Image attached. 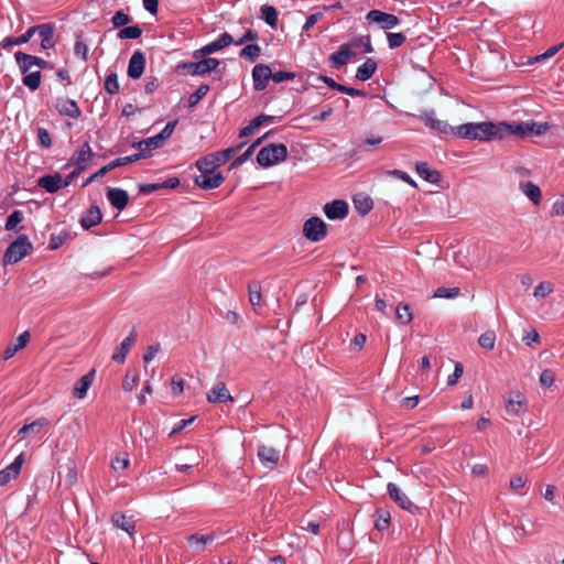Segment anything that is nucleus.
I'll list each match as a JSON object with an SVG mask.
<instances>
[{
	"label": "nucleus",
	"mask_w": 564,
	"mask_h": 564,
	"mask_svg": "<svg viewBox=\"0 0 564 564\" xmlns=\"http://www.w3.org/2000/svg\"><path fill=\"white\" fill-rule=\"evenodd\" d=\"M499 127L494 122L464 123L455 127V135L464 139L489 141L497 139Z\"/></svg>",
	"instance_id": "f257e3e1"
},
{
	"label": "nucleus",
	"mask_w": 564,
	"mask_h": 564,
	"mask_svg": "<svg viewBox=\"0 0 564 564\" xmlns=\"http://www.w3.org/2000/svg\"><path fill=\"white\" fill-rule=\"evenodd\" d=\"M243 145H245V143H240V144H238L236 147H231V148L225 149L223 151H219V152H216V153H212V154H208V155H206L204 158H200L196 162V166H197V169L199 171L213 172L217 167L224 165Z\"/></svg>",
	"instance_id": "f03ea898"
},
{
	"label": "nucleus",
	"mask_w": 564,
	"mask_h": 564,
	"mask_svg": "<svg viewBox=\"0 0 564 564\" xmlns=\"http://www.w3.org/2000/svg\"><path fill=\"white\" fill-rule=\"evenodd\" d=\"M33 250V245L26 235H20L13 242L9 245L3 257L4 265L13 264L22 260Z\"/></svg>",
	"instance_id": "7ed1b4c3"
},
{
	"label": "nucleus",
	"mask_w": 564,
	"mask_h": 564,
	"mask_svg": "<svg viewBox=\"0 0 564 564\" xmlns=\"http://www.w3.org/2000/svg\"><path fill=\"white\" fill-rule=\"evenodd\" d=\"M288 158V148L283 143H271L262 148L257 155V162L269 167L284 161Z\"/></svg>",
	"instance_id": "20e7f679"
},
{
	"label": "nucleus",
	"mask_w": 564,
	"mask_h": 564,
	"mask_svg": "<svg viewBox=\"0 0 564 564\" xmlns=\"http://www.w3.org/2000/svg\"><path fill=\"white\" fill-rule=\"evenodd\" d=\"M303 234L310 241H321L326 237L327 225L319 217H311L304 223Z\"/></svg>",
	"instance_id": "39448f33"
},
{
	"label": "nucleus",
	"mask_w": 564,
	"mask_h": 564,
	"mask_svg": "<svg viewBox=\"0 0 564 564\" xmlns=\"http://www.w3.org/2000/svg\"><path fill=\"white\" fill-rule=\"evenodd\" d=\"M366 20L369 24H377L382 30L393 29L400 23L397 15L376 9L367 13Z\"/></svg>",
	"instance_id": "423d86ee"
},
{
	"label": "nucleus",
	"mask_w": 564,
	"mask_h": 564,
	"mask_svg": "<svg viewBox=\"0 0 564 564\" xmlns=\"http://www.w3.org/2000/svg\"><path fill=\"white\" fill-rule=\"evenodd\" d=\"M527 399L521 392H510L506 398V412L511 416H520L525 412Z\"/></svg>",
	"instance_id": "0eeeda50"
},
{
	"label": "nucleus",
	"mask_w": 564,
	"mask_h": 564,
	"mask_svg": "<svg viewBox=\"0 0 564 564\" xmlns=\"http://www.w3.org/2000/svg\"><path fill=\"white\" fill-rule=\"evenodd\" d=\"M390 498L402 509L414 513L417 507L410 500V498L393 482L387 486Z\"/></svg>",
	"instance_id": "6e6552de"
},
{
	"label": "nucleus",
	"mask_w": 564,
	"mask_h": 564,
	"mask_svg": "<svg viewBox=\"0 0 564 564\" xmlns=\"http://www.w3.org/2000/svg\"><path fill=\"white\" fill-rule=\"evenodd\" d=\"M54 25L51 23H43L31 26L32 36L37 33L41 36V47L48 50L55 46L56 41L54 39Z\"/></svg>",
	"instance_id": "1a4fd4ad"
},
{
	"label": "nucleus",
	"mask_w": 564,
	"mask_h": 564,
	"mask_svg": "<svg viewBox=\"0 0 564 564\" xmlns=\"http://www.w3.org/2000/svg\"><path fill=\"white\" fill-rule=\"evenodd\" d=\"M219 61L213 57L204 58L199 62L183 64V68L192 75H204L217 68Z\"/></svg>",
	"instance_id": "9d476101"
},
{
	"label": "nucleus",
	"mask_w": 564,
	"mask_h": 564,
	"mask_svg": "<svg viewBox=\"0 0 564 564\" xmlns=\"http://www.w3.org/2000/svg\"><path fill=\"white\" fill-rule=\"evenodd\" d=\"M272 77L271 68L265 64H257L252 69L253 88L257 91L265 89Z\"/></svg>",
	"instance_id": "9b49d317"
},
{
	"label": "nucleus",
	"mask_w": 564,
	"mask_h": 564,
	"mask_svg": "<svg viewBox=\"0 0 564 564\" xmlns=\"http://www.w3.org/2000/svg\"><path fill=\"white\" fill-rule=\"evenodd\" d=\"M199 172L200 174L195 177V184L204 189L217 188L223 184L225 180V177L219 172Z\"/></svg>",
	"instance_id": "f8f14e48"
},
{
	"label": "nucleus",
	"mask_w": 564,
	"mask_h": 564,
	"mask_svg": "<svg viewBox=\"0 0 564 564\" xmlns=\"http://www.w3.org/2000/svg\"><path fill=\"white\" fill-rule=\"evenodd\" d=\"M24 463V455L20 454L15 457L14 462L0 470V486H6L11 480L15 479Z\"/></svg>",
	"instance_id": "ddd939ff"
},
{
	"label": "nucleus",
	"mask_w": 564,
	"mask_h": 564,
	"mask_svg": "<svg viewBox=\"0 0 564 564\" xmlns=\"http://www.w3.org/2000/svg\"><path fill=\"white\" fill-rule=\"evenodd\" d=\"M348 204L345 200L336 199L324 206V213L329 219H344L348 215Z\"/></svg>",
	"instance_id": "4468645a"
},
{
	"label": "nucleus",
	"mask_w": 564,
	"mask_h": 564,
	"mask_svg": "<svg viewBox=\"0 0 564 564\" xmlns=\"http://www.w3.org/2000/svg\"><path fill=\"white\" fill-rule=\"evenodd\" d=\"M145 67V57L141 51H137L132 54L128 65V76L132 79H138L142 76Z\"/></svg>",
	"instance_id": "2eb2a0df"
},
{
	"label": "nucleus",
	"mask_w": 564,
	"mask_h": 564,
	"mask_svg": "<svg viewBox=\"0 0 564 564\" xmlns=\"http://www.w3.org/2000/svg\"><path fill=\"white\" fill-rule=\"evenodd\" d=\"M137 340V332L132 329L130 335L122 340V343L116 348L112 360L118 364H123L128 352Z\"/></svg>",
	"instance_id": "dca6fc26"
},
{
	"label": "nucleus",
	"mask_w": 564,
	"mask_h": 564,
	"mask_svg": "<svg viewBox=\"0 0 564 564\" xmlns=\"http://www.w3.org/2000/svg\"><path fill=\"white\" fill-rule=\"evenodd\" d=\"M55 108L59 115L70 118H78L82 113L77 102L68 98H57Z\"/></svg>",
	"instance_id": "f3484780"
},
{
	"label": "nucleus",
	"mask_w": 564,
	"mask_h": 564,
	"mask_svg": "<svg viewBox=\"0 0 564 564\" xmlns=\"http://www.w3.org/2000/svg\"><path fill=\"white\" fill-rule=\"evenodd\" d=\"M107 198L118 210H123L129 203V195L124 189L111 187L107 191Z\"/></svg>",
	"instance_id": "a211bd4d"
},
{
	"label": "nucleus",
	"mask_w": 564,
	"mask_h": 564,
	"mask_svg": "<svg viewBox=\"0 0 564 564\" xmlns=\"http://www.w3.org/2000/svg\"><path fill=\"white\" fill-rule=\"evenodd\" d=\"M37 185L44 188L47 193H55L64 187L63 177L59 173L47 174L37 180Z\"/></svg>",
	"instance_id": "6ab92c4d"
},
{
	"label": "nucleus",
	"mask_w": 564,
	"mask_h": 564,
	"mask_svg": "<svg viewBox=\"0 0 564 564\" xmlns=\"http://www.w3.org/2000/svg\"><path fill=\"white\" fill-rule=\"evenodd\" d=\"M207 400L210 403H224V402H232L234 398L229 393L226 384L224 382H218L208 393Z\"/></svg>",
	"instance_id": "aec40b11"
},
{
	"label": "nucleus",
	"mask_w": 564,
	"mask_h": 564,
	"mask_svg": "<svg viewBox=\"0 0 564 564\" xmlns=\"http://www.w3.org/2000/svg\"><path fill=\"white\" fill-rule=\"evenodd\" d=\"M425 124L431 129L438 131L440 133H452L455 135V127H452L446 121L436 119L434 116V111L426 112L424 116Z\"/></svg>",
	"instance_id": "412c9836"
},
{
	"label": "nucleus",
	"mask_w": 564,
	"mask_h": 564,
	"mask_svg": "<svg viewBox=\"0 0 564 564\" xmlns=\"http://www.w3.org/2000/svg\"><path fill=\"white\" fill-rule=\"evenodd\" d=\"M232 42V36L229 33H223L216 41L205 45L196 53H200L202 55H209L224 47L229 46Z\"/></svg>",
	"instance_id": "4be33fe9"
},
{
	"label": "nucleus",
	"mask_w": 564,
	"mask_h": 564,
	"mask_svg": "<svg viewBox=\"0 0 564 564\" xmlns=\"http://www.w3.org/2000/svg\"><path fill=\"white\" fill-rule=\"evenodd\" d=\"M102 220V214L97 205L90 206V208L80 218V225L84 229L88 230L91 227L100 224Z\"/></svg>",
	"instance_id": "5701e85b"
},
{
	"label": "nucleus",
	"mask_w": 564,
	"mask_h": 564,
	"mask_svg": "<svg viewBox=\"0 0 564 564\" xmlns=\"http://www.w3.org/2000/svg\"><path fill=\"white\" fill-rule=\"evenodd\" d=\"M215 540V533L208 534H191L187 536L188 545L196 552H202L206 546Z\"/></svg>",
	"instance_id": "b1692460"
},
{
	"label": "nucleus",
	"mask_w": 564,
	"mask_h": 564,
	"mask_svg": "<svg viewBox=\"0 0 564 564\" xmlns=\"http://www.w3.org/2000/svg\"><path fill=\"white\" fill-rule=\"evenodd\" d=\"M258 457L263 465L272 468L279 462L280 453L272 446L262 445L258 449Z\"/></svg>",
	"instance_id": "393cba45"
},
{
	"label": "nucleus",
	"mask_w": 564,
	"mask_h": 564,
	"mask_svg": "<svg viewBox=\"0 0 564 564\" xmlns=\"http://www.w3.org/2000/svg\"><path fill=\"white\" fill-rule=\"evenodd\" d=\"M93 156V151L88 142H85L78 150H76L72 156V163L76 164V167L86 169V163Z\"/></svg>",
	"instance_id": "a878e982"
},
{
	"label": "nucleus",
	"mask_w": 564,
	"mask_h": 564,
	"mask_svg": "<svg viewBox=\"0 0 564 564\" xmlns=\"http://www.w3.org/2000/svg\"><path fill=\"white\" fill-rule=\"evenodd\" d=\"M95 377V370H90L88 373L84 375L75 384L73 394L78 399H84L87 394L88 389L93 384Z\"/></svg>",
	"instance_id": "bb28decb"
},
{
	"label": "nucleus",
	"mask_w": 564,
	"mask_h": 564,
	"mask_svg": "<svg viewBox=\"0 0 564 564\" xmlns=\"http://www.w3.org/2000/svg\"><path fill=\"white\" fill-rule=\"evenodd\" d=\"M497 127H499V130L497 131L499 133V134H497V139H502L506 134H516V135H520V137H525L524 122H519V123L500 122V123H497Z\"/></svg>",
	"instance_id": "cd10ccee"
},
{
	"label": "nucleus",
	"mask_w": 564,
	"mask_h": 564,
	"mask_svg": "<svg viewBox=\"0 0 564 564\" xmlns=\"http://www.w3.org/2000/svg\"><path fill=\"white\" fill-rule=\"evenodd\" d=\"M30 340V333L23 332L17 339V344H9L3 351V359L8 360L12 358L15 352L26 346Z\"/></svg>",
	"instance_id": "c85d7f7f"
},
{
	"label": "nucleus",
	"mask_w": 564,
	"mask_h": 564,
	"mask_svg": "<svg viewBox=\"0 0 564 564\" xmlns=\"http://www.w3.org/2000/svg\"><path fill=\"white\" fill-rule=\"evenodd\" d=\"M377 70V63L372 58H368L360 65L356 72V78L359 80H368L373 76Z\"/></svg>",
	"instance_id": "c756f323"
},
{
	"label": "nucleus",
	"mask_w": 564,
	"mask_h": 564,
	"mask_svg": "<svg viewBox=\"0 0 564 564\" xmlns=\"http://www.w3.org/2000/svg\"><path fill=\"white\" fill-rule=\"evenodd\" d=\"M111 520L117 528H120L121 530L126 531L131 536L133 535L135 528L134 522L129 520L124 514L115 513Z\"/></svg>",
	"instance_id": "7c9ffc66"
},
{
	"label": "nucleus",
	"mask_w": 564,
	"mask_h": 564,
	"mask_svg": "<svg viewBox=\"0 0 564 564\" xmlns=\"http://www.w3.org/2000/svg\"><path fill=\"white\" fill-rule=\"evenodd\" d=\"M352 53L348 50L347 45H341L339 50L330 55V61L334 63L336 67H340L346 65Z\"/></svg>",
	"instance_id": "2f4dec72"
},
{
	"label": "nucleus",
	"mask_w": 564,
	"mask_h": 564,
	"mask_svg": "<svg viewBox=\"0 0 564 564\" xmlns=\"http://www.w3.org/2000/svg\"><path fill=\"white\" fill-rule=\"evenodd\" d=\"M416 172L430 183H437L441 178V174L435 170H430L429 165L424 162L416 164Z\"/></svg>",
	"instance_id": "473e14b6"
},
{
	"label": "nucleus",
	"mask_w": 564,
	"mask_h": 564,
	"mask_svg": "<svg viewBox=\"0 0 564 564\" xmlns=\"http://www.w3.org/2000/svg\"><path fill=\"white\" fill-rule=\"evenodd\" d=\"M160 143L155 139V137H151L139 142L133 143V148L140 150L139 153H147V158L151 155V151L160 148Z\"/></svg>",
	"instance_id": "72a5a7b5"
},
{
	"label": "nucleus",
	"mask_w": 564,
	"mask_h": 564,
	"mask_svg": "<svg viewBox=\"0 0 564 564\" xmlns=\"http://www.w3.org/2000/svg\"><path fill=\"white\" fill-rule=\"evenodd\" d=\"M50 425V421L45 417H40L33 422H31L30 424H25L23 425L18 434L19 435H25L30 432H40L41 429L43 427H47Z\"/></svg>",
	"instance_id": "f704fd0d"
},
{
	"label": "nucleus",
	"mask_w": 564,
	"mask_h": 564,
	"mask_svg": "<svg viewBox=\"0 0 564 564\" xmlns=\"http://www.w3.org/2000/svg\"><path fill=\"white\" fill-rule=\"evenodd\" d=\"M521 189L532 200L533 204H540L542 196L539 186L534 185L531 182H527L524 184H521Z\"/></svg>",
	"instance_id": "c9c22d12"
},
{
	"label": "nucleus",
	"mask_w": 564,
	"mask_h": 564,
	"mask_svg": "<svg viewBox=\"0 0 564 564\" xmlns=\"http://www.w3.org/2000/svg\"><path fill=\"white\" fill-rule=\"evenodd\" d=\"M261 18L269 24L271 28H275L278 24V11L272 6H262L261 9Z\"/></svg>",
	"instance_id": "e433bc0d"
},
{
	"label": "nucleus",
	"mask_w": 564,
	"mask_h": 564,
	"mask_svg": "<svg viewBox=\"0 0 564 564\" xmlns=\"http://www.w3.org/2000/svg\"><path fill=\"white\" fill-rule=\"evenodd\" d=\"M249 302L252 306H258L261 303V285L257 281L248 284Z\"/></svg>",
	"instance_id": "4c0bfd02"
},
{
	"label": "nucleus",
	"mask_w": 564,
	"mask_h": 564,
	"mask_svg": "<svg viewBox=\"0 0 564 564\" xmlns=\"http://www.w3.org/2000/svg\"><path fill=\"white\" fill-rule=\"evenodd\" d=\"M354 204L356 210L362 216L368 214L373 207L372 199L367 196L356 197Z\"/></svg>",
	"instance_id": "58836bf2"
},
{
	"label": "nucleus",
	"mask_w": 564,
	"mask_h": 564,
	"mask_svg": "<svg viewBox=\"0 0 564 564\" xmlns=\"http://www.w3.org/2000/svg\"><path fill=\"white\" fill-rule=\"evenodd\" d=\"M41 77L42 75L40 70L29 72L24 74L22 82L31 90H36L41 85Z\"/></svg>",
	"instance_id": "ea45409f"
},
{
	"label": "nucleus",
	"mask_w": 564,
	"mask_h": 564,
	"mask_svg": "<svg viewBox=\"0 0 564 564\" xmlns=\"http://www.w3.org/2000/svg\"><path fill=\"white\" fill-rule=\"evenodd\" d=\"M397 319L402 324L411 323L413 315L411 313L410 306L405 303H400L395 308Z\"/></svg>",
	"instance_id": "a19ab883"
},
{
	"label": "nucleus",
	"mask_w": 564,
	"mask_h": 564,
	"mask_svg": "<svg viewBox=\"0 0 564 564\" xmlns=\"http://www.w3.org/2000/svg\"><path fill=\"white\" fill-rule=\"evenodd\" d=\"M549 129V124L545 123H535V122H524V131L525 135H541L545 133Z\"/></svg>",
	"instance_id": "79ce46f5"
},
{
	"label": "nucleus",
	"mask_w": 564,
	"mask_h": 564,
	"mask_svg": "<svg viewBox=\"0 0 564 564\" xmlns=\"http://www.w3.org/2000/svg\"><path fill=\"white\" fill-rule=\"evenodd\" d=\"M496 334L492 330L482 333L478 338V344L481 348L492 350L495 348Z\"/></svg>",
	"instance_id": "37998d69"
},
{
	"label": "nucleus",
	"mask_w": 564,
	"mask_h": 564,
	"mask_svg": "<svg viewBox=\"0 0 564 564\" xmlns=\"http://www.w3.org/2000/svg\"><path fill=\"white\" fill-rule=\"evenodd\" d=\"M31 37H32V31L30 28V29H28V31L24 34H22L18 37H6L2 42V47L6 48L11 45L24 44V43L29 42Z\"/></svg>",
	"instance_id": "c03bdc74"
},
{
	"label": "nucleus",
	"mask_w": 564,
	"mask_h": 564,
	"mask_svg": "<svg viewBox=\"0 0 564 564\" xmlns=\"http://www.w3.org/2000/svg\"><path fill=\"white\" fill-rule=\"evenodd\" d=\"M145 158H147V153H134L132 155H128V156H123V158H118V159L111 161L110 165H111L112 169H115V167L123 166L126 164L135 162V161H138L140 159H145Z\"/></svg>",
	"instance_id": "a18cd8bd"
},
{
	"label": "nucleus",
	"mask_w": 564,
	"mask_h": 564,
	"mask_svg": "<svg viewBox=\"0 0 564 564\" xmlns=\"http://www.w3.org/2000/svg\"><path fill=\"white\" fill-rule=\"evenodd\" d=\"M142 34V30L139 25L127 26L118 32V37L121 40L126 39H138Z\"/></svg>",
	"instance_id": "49530a36"
},
{
	"label": "nucleus",
	"mask_w": 564,
	"mask_h": 564,
	"mask_svg": "<svg viewBox=\"0 0 564 564\" xmlns=\"http://www.w3.org/2000/svg\"><path fill=\"white\" fill-rule=\"evenodd\" d=\"M260 53L261 48L259 45L248 44L241 50L240 56L253 62L260 56Z\"/></svg>",
	"instance_id": "de8ad7c7"
},
{
	"label": "nucleus",
	"mask_w": 564,
	"mask_h": 564,
	"mask_svg": "<svg viewBox=\"0 0 564 564\" xmlns=\"http://www.w3.org/2000/svg\"><path fill=\"white\" fill-rule=\"evenodd\" d=\"M209 91L208 85H200L188 98V106L194 107L196 106L200 99H203L207 93Z\"/></svg>",
	"instance_id": "09e8293b"
},
{
	"label": "nucleus",
	"mask_w": 564,
	"mask_h": 564,
	"mask_svg": "<svg viewBox=\"0 0 564 564\" xmlns=\"http://www.w3.org/2000/svg\"><path fill=\"white\" fill-rule=\"evenodd\" d=\"M390 513L388 511H377V519L375 522V528L378 531H384L390 525Z\"/></svg>",
	"instance_id": "8fccbe9b"
},
{
	"label": "nucleus",
	"mask_w": 564,
	"mask_h": 564,
	"mask_svg": "<svg viewBox=\"0 0 564 564\" xmlns=\"http://www.w3.org/2000/svg\"><path fill=\"white\" fill-rule=\"evenodd\" d=\"M105 89L108 94L116 95L119 93V82L116 73H110L105 80Z\"/></svg>",
	"instance_id": "3c124183"
},
{
	"label": "nucleus",
	"mask_w": 564,
	"mask_h": 564,
	"mask_svg": "<svg viewBox=\"0 0 564 564\" xmlns=\"http://www.w3.org/2000/svg\"><path fill=\"white\" fill-rule=\"evenodd\" d=\"M459 293H460L459 288L447 289V288L441 286V288H438L434 292L433 297H437V299H455L456 296L459 295Z\"/></svg>",
	"instance_id": "603ef678"
},
{
	"label": "nucleus",
	"mask_w": 564,
	"mask_h": 564,
	"mask_svg": "<svg viewBox=\"0 0 564 564\" xmlns=\"http://www.w3.org/2000/svg\"><path fill=\"white\" fill-rule=\"evenodd\" d=\"M554 288L551 282H541L539 283V285L535 286L533 295L536 299H544L549 294H551Z\"/></svg>",
	"instance_id": "864d4df0"
},
{
	"label": "nucleus",
	"mask_w": 564,
	"mask_h": 564,
	"mask_svg": "<svg viewBox=\"0 0 564 564\" xmlns=\"http://www.w3.org/2000/svg\"><path fill=\"white\" fill-rule=\"evenodd\" d=\"M14 57H20L22 59H26V61H31V63H34L35 66L40 67V68H46V67H51L48 62L40 58V57H36V56H33V55H30V54H26V53H23V52H17L14 54Z\"/></svg>",
	"instance_id": "5fc2aeb1"
},
{
	"label": "nucleus",
	"mask_w": 564,
	"mask_h": 564,
	"mask_svg": "<svg viewBox=\"0 0 564 564\" xmlns=\"http://www.w3.org/2000/svg\"><path fill=\"white\" fill-rule=\"evenodd\" d=\"M177 124V121H171V122H167L166 126L163 128V130L154 135L155 139L158 140V142L160 143V145L162 147L163 142L171 137V134L173 133L175 127Z\"/></svg>",
	"instance_id": "6e6d98bb"
},
{
	"label": "nucleus",
	"mask_w": 564,
	"mask_h": 564,
	"mask_svg": "<svg viewBox=\"0 0 564 564\" xmlns=\"http://www.w3.org/2000/svg\"><path fill=\"white\" fill-rule=\"evenodd\" d=\"M387 40L390 48L400 47L406 40L403 33H387Z\"/></svg>",
	"instance_id": "4d7b16f0"
},
{
	"label": "nucleus",
	"mask_w": 564,
	"mask_h": 564,
	"mask_svg": "<svg viewBox=\"0 0 564 564\" xmlns=\"http://www.w3.org/2000/svg\"><path fill=\"white\" fill-rule=\"evenodd\" d=\"M88 46L87 44L82 40V36H77V40L75 42L74 52L77 56H79L83 61H87L88 58Z\"/></svg>",
	"instance_id": "13d9d810"
},
{
	"label": "nucleus",
	"mask_w": 564,
	"mask_h": 564,
	"mask_svg": "<svg viewBox=\"0 0 564 564\" xmlns=\"http://www.w3.org/2000/svg\"><path fill=\"white\" fill-rule=\"evenodd\" d=\"M23 214L21 210H14L6 221V230H13L18 224L22 221Z\"/></svg>",
	"instance_id": "bf43d9fd"
},
{
	"label": "nucleus",
	"mask_w": 564,
	"mask_h": 564,
	"mask_svg": "<svg viewBox=\"0 0 564 564\" xmlns=\"http://www.w3.org/2000/svg\"><path fill=\"white\" fill-rule=\"evenodd\" d=\"M139 377L135 373L127 372L122 382V388L126 391H131L138 386Z\"/></svg>",
	"instance_id": "052dcab7"
},
{
	"label": "nucleus",
	"mask_w": 564,
	"mask_h": 564,
	"mask_svg": "<svg viewBox=\"0 0 564 564\" xmlns=\"http://www.w3.org/2000/svg\"><path fill=\"white\" fill-rule=\"evenodd\" d=\"M130 21H131V18L122 11H117L111 19V22L115 28H121V26L128 24Z\"/></svg>",
	"instance_id": "680f3d73"
},
{
	"label": "nucleus",
	"mask_w": 564,
	"mask_h": 564,
	"mask_svg": "<svg viewBox=\"0 0 564 564\" xmlns=\"http://www.w3.org/2000/svg\"><path fill=\"white\" fill-rule=\"evenodd\" d=\"M562 47H564V42L558 45L551 46L543 54L535 56L534 61L540 62V61L550 58V57L554 56Z\"/></svg>",
	"instance_id": "e2e57ef3"
},
{
	"label": "nucleus",
	"mask_w": 564,
	"mask_h": 564,
	"mask_svg": "<svg viewBox=\"0 0 564 564\" xmlns=\"http://www.w3.org/2000/svg\"><path fill=\"white\" fill-rule=\"evenodd\" d=\"M37 138L42 147L50 148L52 145V138L45 128L37 129Z\"/></svg>",
	"instance_id": "0e129e2a"
},
{
	"label": "nucleus",
	"mask_w": 564,
	"mask_h": 564,
	"mask_svg": "<svg viewBox=\"0 0 564 564\" xmlns=\"http://www.w3.org/2000/svg\"><path fill=\"white\" fill-rule=\"evenodd\" d=\"M463 372H464L463 365L460 362H457L455 365L454 372L451 376H448L447 384L455 386L458 382V380L460 379V377L463 376Z\"/></svg>",
	"instance_id": "69168bd1"
},
{
	"label": "nucleus",
	"mask_w": 564,
	"mask_h": 564,
	"mask_svg": "<svg viewBox=\"0 0 564 564\" xmlns=\"http://www.w3.org/2000/svg\"><path fill=\"white\" fill-rule=\"evenodd\" d=\"M294 78H295V73L283 72V70L275 72V73L272 72V77H271V79L274 83H282L284 80H292Z\"/></svg>",
	"instance_id": "338daca9"
},
{
	"label": "nucleus",
	"mask_w": 564,
	"mask_h": 564,
	"mask_svg": "<svg viewBox=\"0 0 564 564\" xmlns=\"http://www.w3.org/2000/svg\"><path fill=\"white\" fill-rule=\"evenodd\" d=\"M555 375L552 370L545 369L540 376V382L544 387H551L554 382Z\"/></svg>",
	"instance_id": "774afa93"
}]
</instances>
